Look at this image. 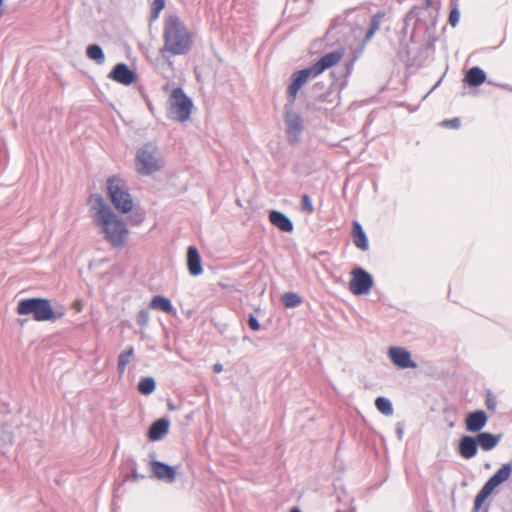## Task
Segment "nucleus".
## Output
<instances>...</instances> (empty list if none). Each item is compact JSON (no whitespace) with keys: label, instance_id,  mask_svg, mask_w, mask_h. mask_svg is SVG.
Wrapping results in <instances>:
<instances>
[{"label":"nucleus","instance_id":"37998d69","mask_svg":"<svg viewBox=\"0 0 512 512\" xmlns=\"http://www.w3.org/2000/svg\"><path fill=\"white\" fill-rule=\"evenodd\" d=\"M433 0H425L420 9H429L432 6Z\"/></svg>","mask_w":512,"mask_h":512},{"label":"nucleus","instance_id":"c9c22d12","mask_svg":"<svg viewBox=\"0 0 512 512\" xmlns=\"http://www.w3.org/2000/svg\"><path fill=\"white\" fill-rule=\"evenodd\" d=\"M247 324L249 328L253 331H258L261 328V325L258 321V319L254 315H249Z\"/></svg>","mask_w":512,"mask_h":512},{"label":"nucleus","instance_id":"4c0bfd02","mask_svg":"<svg viewBox=\"0 0 512 512\" xmlns=\"http://www.w3.org/2000/svg\"><path fill=\"white\" fill-rule=\"evenodd\" d=\"M442 125L444 127H449V128H458L460 126V119L459 118H453V119H450V120H444L442 122Z\"/></svg>","mask_w":512,"mask_h":512},{"label":"nucleus","instance_id":"393cba45","mask_svg":"<svg viewBox=\"0 0 512 512\" xmlns=\"http://www.w3.org/2000/svg\"><path fill=\"white\" fill-rule=\"evenodd\" d=\"M86 56L96 62L97 64L101 65L105 62V54L103 52V49L98 44H91L86 48Z\"/></svg>","mask_w":512,"mask_h":512},{"label":"nucleus","instance_id":"cd10ccee","mask_svg":"<svg viewBox=\"0 0 512 512\" xmlns=\"http://www.w3.org/2000/svg\"><path fill=\"white\" fill-rule=\"evenodd\" d=\"M375 407L377 410L385 416H391L393 414V406L391 401L383 396H379L375 400Z\"/></svg>","mask_w":512,"mask_h":512},{"label":"nucleus","instance_id":"dca6fc26","mask_svg":"<svg viewBox=\"0 0 512 512\" xmlns=\"http://www.w3.org/2000/svg\"><path fill=\"white\" fill-rule=\"evenodd\" d=\"M269 221L283 232H292L294 229L291 219L277 210H271L269 212Z\"/></svg>","mask_w":512,"mask_h":512},{"label":"nucleus","instance_id":"f704fd0d","mask_svg":"<svg viewBox=\"0 0 512 512\" xmlns=\"http://www.w3.org/2000/svg\"><path fill=\"white\" fill-rule=\"evenodd\" d=\"M420 7L413 6L404 18L405 27L409 25V22L413 19H418Z\"/></svg>","mask_w":512,"mask_h":512},{"label":"nucleus","instance_id":"ddd939ff","mask_svg":"<svg viewBox=\"0 0 512 512\" xmlns=\"http://www.w3.org/2000/svg\"><path fill=\"white\" fill-rule=\"evenodd\" d=\"M343 58V51L341 50H335L332 52H329L322 56L316 63H314L311 68L315 72V74L318 76L323 71H325L328 68H331L332 66L336 65L340 60Z\"/></svg>","mask_w":512,"mask_h":512},{"label":"nucleus","instance_id":"39448f33","mask_svg":"<svg viewBox=\"0 0 512 512\" xmlns=\"http://www.w3.org/2000/svg\"><path fill=\"white\" fill-rule=\"evenodd\" d=\"M107 192L114 208L127 214L133 209V199L125 182L117 177H110L106 182Z\"/></svg>","mask_w":512,"mask_h":512},{"label":"nucleus","instance_id":"412c9836","mask_svg":"<svg viewBox=\"0 0 512 512\" xmlns=\"http://www.w3.org/2000/svg\"><path fill=\"white\" fill-rule=\"evenodd\" d=\"M352 236L353 242L357 248L362 251H367L369 249L366 233L364 232L362 225L357 221L353 222Z\"/></svg>","mask_w":512,"mask_h":512},{"label":"nucleus","instance_id":"79ce46f5","mask_svg":"<svg viewBox=\"0 0 512 512\" xmlns=\"http://www.w3.org/2000/svg\"><path fill=\"white\" fill-rule=\"evenodd\" d=\"M212 369L214 373L218 374L223 371V365L221 363H215Z\"/></svg>","mask_w":512,"mask_h":512},{"label":"nucleus","instance_id":"aec40b11","mask_svg":"<svg viewBox=\"0 0 512 512\" xmlns=\"http://www.w3.org/2000/svg\"><path fill=\"white\" fill-rule=\"evenodd\" d=\"M512 466L509 463L503 464L500 469L496 471L488 480L487 484L493 489H496L499 485L505 482L511 475Z\"/></svg>","mask_w":512,"mask_h":512},{"label":"nucleus","instance_id":"9d476101","mask_svg":"<svg viewBox=\"0 0 512 512\" xmlns=\"http://www.w3.org/2000/svg\"><path fill=\"white\" fill-rule=\"evenodd\" d=\"M108 77L120 84L130 85L136 80V73L125 63L116 64Z\"/></svg>","mask_w":512,"mask_h":512},{"label":"nucleus","instance_id":"1a4fd4ad","mask_svg":"<svg viewBox=\"0 0 512 512\" xmlns=\"http://www.w3.org/2000/svg\"><path fill=\"white\" fill-rule=\"evenodd\" d=\"M373 286L372 276L363 268H356L352 271V279L349 283V290L354 295L367 294Z\"/></svg>","mask_w":512,"mask_h":512},{"label":"nucleus","instance_id":"2eb2a0df","mask_svg":"<svg viewBox=\"0 0 512 512\" xmlns=\"http://www.w3.org/2000/svg\"><path fill=\"white\" fill-rule=\"evenodd\" d=\"M478 444L476 438L465 435L461 437L458 444V453L465 459H471L476 456Z\"/></svg>","mask_w":512,"mask_h":512},{"label":"nucleus","instance_id":"9b49d317","mask_svg":"<svg viewBox=\"0 0 512 512\" xmlns=\"http://www.w3.org/2000/svg\"><path fill=\"white\" fill-rule=\"evenodd\" d=\"M391 361L399 368H416L417 363L411 359V354L401 347H390L388 351Z\"/></svg>","mask_w":512,"mask_h":512},{"label":"nucleus","instance_id":"4468645a","mask_svg":"<svg viewBox=\"0 0 512 512\" xmlns=\"http://www.w3.org/2000/svg\"><path fill=\"white\" fill-rule=\"evenodd\" d=\"M488 417L483 410L470 412L465 418V427L468 432H480L487 424Z\"/></svg>","mask_w":512,"mask_h":512},{"label":"nucleus","instance_id":"f03ea898","mask_svg":"<svg viewBox=\"0 0 512 512\" xmlns=\"http://www.w3.org/2000/svg\"><path fill=\"white\" fill-rule=\"evenodd\" d=\"M162 50L172 55H186L193 44L192 34L177 15L166 18L163 31Z\"/></svg>","mask_w":512,"mask_h":512},{"label":"nucleus","instance_id":"72a5a7b5","mask_svg":"<svg viewBox=\"0 0 512 512\" xmlns=\"http://www.w3.org/2000/svg\"><path fill=\"white\" fill-rule=\"evenodd\" d=\"M301 209H302L303 212H306V213H309V214L314 211V207L312 205V201H311L310 197L307 194H304L301 197Z\"/></svg>","mask_w":512,"mask_h":512},{"label":"nucleus","instance_id":"58836bf2","mask_svg":"<svg viewBox=\"0 0 512 512\" xmlns=\"http://www.w3.org/2000/svg\"><path fill=\"white\" fill-rule=\"evenodd\" d=\"M145 219V213L143 211H136L134 213L132 222L136 225L142 223Z\"/></svg>","mask_w":512,"mask_h":512},{"label":"nucleus","instance_id":"0eeeda50","mask_svg":"<svg viewBox=\"0 0 512 512\" xmlns=\"http://www.w3.org/2000/svg\"><path fill=\"white\" fill-rule=\"evenodd\" d=\"M293 104L288 102L284 106V120L286 124V134L289 142L294 144L298 141V137L303 131V119L299 113L295 112L292 108Z\"/></svg>","mask_w":512,"mask_h":512},{"label":"nucleus","instance_id":"e433bc0d","mask_svg":"<svg viewBox=\"0 0 512 512\" xmlns=\"http://www.w3.org/2000/svg\"><path fill=\"white\" fill-rule=\"evenodd\" d=\"M495 397L489 392L486 397L485 405L488 410L494 411L496 409Z\"/></svg>","mask_w":512,"mask_h":512},{"label":"nucleus","instance_id":"f8f14e48","mask_svg":"<svg viewBox=\"0 0 512 512\" xmlns=\"http://www.w3.org/2000/svg\"><path fill=\"white\" fill-rule=\"evenodd\" d=\"M151 471L153 477L167 483H173L176 479L175 468L158 460L151 461Z\"/></svg>","mask_w":512,"mask_h":512},{"label":"nucleus","instance_id":"a18cd8bd","mask_svg":"<svg viewBox=\"0 0 512 512\" xmlns=\"http://www.w3.org/2000/svg\"><path fill=\"white\" fill-rule=\"evenodd\" d=\"M427 512H432V511H427Z\"/></svg>","mask_w":512,"mask_h":512},{"label":"nucleus","instance_id":"2f4dec72","mask_svg":"<svg viewBox=\"0 0 512 512\" xmlns=\"http://www.w3.org/2000/svg\"><path fill=\"white\" fill-rule=\"evenodd\" d=\"M149 320H150V315H149L148 310L141 309L137 314V318H136L137 324L141 327H145V326H147Z\"/></svg>","mask_w":512,"mask_h":512},{"label":"nucleus","instance_id":"c85d7f7f","mask_svg":"<svg viewBox=\"0 0 512 512\" xmlns=\"http://www.w3.org/2000/svg\"><path fill=\"white\" fill-rule=\"evenodd\" d=\"M491 486H489L487 483L483 485L481 490L478 492V494L475 497L474 500V512H478L480 509L482 503L486 500V498L494 491Z\"/></svg>","mask_w":512,"mask_h":512},{"label":"nucleus","instance_id":"7ed1b4c3","mask_svg":"<svg viewBox=\"0 0 512 512\" xmlns=\"http://www.w3.org/2000/svg\"><path fill=\"white\" fill-rule=\"evenodd\" d=\"M16 311L19 315H32L37 322L56 321L65 315L63 307L53 308L49 299L26 298L18 302Z\"/></svg>","mask_w":512,"mask_h":512},{"label":"nucleus","instance_id":"20e7f679","mask_svg":"<svg viewBox=\"0 0 512 512\" xmlns=\"http://www.w3.org/2000/svg\"><path fill=\"white\" fill-rule=\"evenodd\" d=\"M135 164L140 175L148 176L161 170L164 160L156 145L146 143L138 149Z\"/></svg>","mask_w":512,"mask_h":512},{"label":"nucleus","instance_id":"7c9ffc66","mask_svg":"<svg viewBox=\"0 0 512 512\" xmlns=\"http://www.w3.org/2000/svg\"><path fill=\"white\" fill-rule=\"evenodd\" d=\"M450 4H451V11L449 14L448 21L452 27H455L459 23V19H460L458 0H451Z\"/></svg>","mask_w":512,"mask_h":512},{"label":"nucleus","instance_id":"423d86ee","mask_svg":"<svg viewBox=\"0 0 512 512\" xmlns=\"http://www.w3.org/2000/svg\"><path fill=\"white\" fill-rule=\"evenodd\" d=\"M172 111L177 120L185 122L189 119L193 107L192 100L185 94L182 88H175L170 96Z\"/></svg>","mask_w":512,"mask_h":512},{"label":"nucleus","instance_id":"5701e85b","mask_svg":"<svg viewBox=\"0 0 512 512\" xmlns=\"http://www.w3.org/2000/svg\"><path fill=\"white\" fill-rule=\"evenodd\" d=\"M465 82L471 87H477L485 82L486 73L478 66L470 68L464 78Z\"/></svg>","mask_w":512,"mask_h":512},{"label":"nucleus","instance_id":"a211bd4d","mask_svg":"<svg viewBox=\"0 0 512 512\" xmlns=\"http://www.w3.org/2000/svg\"><path fill=\"white\" fill-rule=\"evenodd\" d=\"M170 422L167 418H160L154 421L148 430V438L151 441H158L162 439L169 430Z\"/></svg>","mask_w":512,"mask_h":512},{"label":"nucleus","instance_id":"bb28decb","mask_svg":"<svg viewBox=\"0 0 512 512\" xmlns=\"http://www.w3.org/2000/svg\"><path fill=\"white\" fill-rule=\"evenodd\" d=\"M156 389V382L153 377H144L138 383V391L142 395H150Z\"/></svg>","mask_w":512,"mask_h":512},{"label":"nucleus","instance_id":"ea45409f","mask_svg":"<svg viewBox=\"0 0 512 512\" xmlns=\"http://www.w3.org/2000/svg\"><path fill=\"white\" fill-rule=\"evenodd\" d=\"M144 477H145L144 475L138 474L137 469H136V463L133 462L132 467H131V478L134 481H137L139 479H143Z\"/></svg>","mask_w":512,"mask_h":512},{"label":"nucleus","instance_id":"c03bdc74","mask_svg":"<svg viewBox=\"0 0 512 512\" xmlns=\"http://www.w3.org/2000/svg\"><path fill=\"white\" fill-rule=\"evenodd\" d=\"M290 512H301L299 508L294 507L290 510Z\"/></svg>","mask_w":512,"mask_h":512},{"label":"nucleus","instance_id":"6e6552de","mask_svg":"<svg viewBox=\"0 0 512 512\" xmlns=\"http://www.w3.org/2000/svg\"><path fill=\"white\" fill-rule=\"evenodd\" d=\"M316 76L311 66L294 72L290 77V84L287 87L288 102L294 104L301 87L308 81L309 77Z\"/></svg>","mask_w":512,"mask_h":512},{"label":"nucleus","instance_id":"a19ab883","mask_svg":"<svg viewBox=\"0 0 512 512\" xmlns=\"http://www.w3.org/2000/svg\"><path fill=\"white\" fill-rule=\"evenodd\" d=\"M404 434V428L401 423H397L396 425V435L399 440H402Z\"/></svg>","mask_w":512,"mask_h":512},{"label":"nucleus","instance_id":"6ab92c4d","mask_svg":"<svg viewBox=\"0 0 512 512\" xmlns=\"http://www.w3.org/2000/svg\"><path fill=\"white\" fill-rule=\"evenodd\" d=\"M478 447L484 451H490L494 449L500 442L501 434H492L490 432H480L476 436Z\"/></svg>","mask_w":512,"mask_h":512},{"label":"nucleus","instance_id":"4be33fe9","mask_svg":"<svg viewBox=\"0 0 512 512\" xmlns=\"http://www.w3.org/2000/svg\"><path fill=\"white\" fill-rule=\"evenodd\" d=\"M149 307L151 309L160 310L168 314L176 313V310L173 307L171 300L161 295L154 296L149 303Z\"/></svg>","mask_w":512,"mask_h":512},{"label":"nucleus","instance_id":"f3484780","mask_svg":"<svg viewBox=\"0 0 512 512\" xmlns=\"http://www.w3.org/2000/svg\"><path fill=\"white\" fill-rule=\"evenodd\" d=\"M187 267L192 276H198L203 272L201 257L195 246H189L187 250Z\"/></svg>","mask_w":512,"mask_h":512},{"label":"nucleus","instance_id":"b1692460","mask_svg":"<svg viewBox=\"0 0 512 512\" xmlns=\"http://www.w3.org/2000/svg\"><path fill=\"white\" fill-rule=\"evenodd\" d=\"M385 17L384 11H378L375 13L370 21L369 28L363 38L362 45L365 46L375 35V33L379 30L381 22Z\"/></svg>","mask_w":512,"mask_h":512},{"label":"nucleus","instance_id":"a878e982","mask_svg":"<svg viewBox=\"0 0 512 512\" xmlns=\"http://www.w3.org/2000/svg\"><path fill=\"white\" fill-rule=\"evenodd\" d=\"M134 355V348L130 346L127 350L120 353L118 356L117 370L122 375L126 369V366L130 363L131 358Z\"/></svg>","mask_w":512,"mask_h":512},{"label":"nucleus","instance_id":"f257e3e1","mask_svg":"<svg viewBox=\"0 0 512 512\" xmlns=\"http://www.w3.org/2000/svg\"><path fill=\"white\" fill-rule=\"evenodd\" d=\"M88 204L92 221L104 240L113 248L122 249L129 235L126 223L115 214L100 194H92Z\"/></svg>","mask_w":512,"mask_h":512},{"label":"nucleus","instance_id":"c756f323","mask_svg":"<svg viewBox=\"0 0 512 512\" xmlns=\"http://www.w3.org/2000/svg\"><path fill=\"white\" fill-rule=\"evenodd\" d=\"M301 297L294 292H286L282 295V302L287 308H294L301 304Z\"/></svg>","mask_w":512,"mask_h":512},{"label":"nucleus","instance_id":"473e14b6","mask_svg":"<svg viewBox=\"0 0 512 512\" xmlns=\"http://www.w3.org/2000/svg\"><path fill=\"white\" fill-rule=\"evenodd\" d=\"M165 6V0H154L151 8V18L156 19Z\"/></svg>","mask_w":512,"mask_h":512}]
</instances>
